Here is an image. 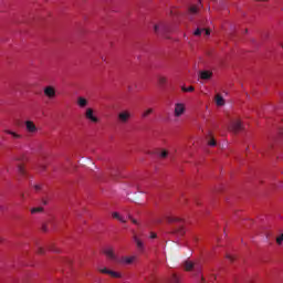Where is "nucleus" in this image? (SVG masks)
Listing matches in <instances>:
<instances>
[{
    "label": "nucleus",
    "instance_id": "obj_32",
    "mask_svg": "<svg viewBox=\"0 0 283 283\" xmlns=\"http://www.w3.org/2000/svg\"><path fill=\"white\" fill-rule=\"evenodd\" d=\"M46 169V166L45 165H40L39 166V171H45Z\"/></svg>",
    "mask_w": 283,
    "mask_h": 283
},
{
    "label": "nucleus",
    "instance_id": "obj_19",
    "mask_svg": "<svg viewBox=\"0 0 283 283\" xmlns=\"http://www.w3.org/2000/svg\"><path fill=\"white\" fill-rule=\"evenodd\" d=\"M112 217L115 218L116 220H119V222H127L125 218L120 217L118 212H113Z\"/></svg>",
    "mask_w": 283,
    "mask_h": 283
},
{
    "label": "nucleus",
    "instance_id": "obj_13",
    "mask_svg": "<svg viewBox=\"0 0 283 283\" xmlns=\"http://www.w3.org/2000/svg\"><path fill=\"white\" fill-rule=\"evenodd\" d=\"M202 8V2H199L196 6H191L188 9V14H190V17H195V14H198L199 10Z\"/></svg>",
    "mask_w": 283,
    "mask_h": 283
},
{
    "label": "nucleus",
    "instance_id": "obj_18",
    "mask_svg": "<svg viewBox=\"0 0 283 283\" xmlns=\"http://www.w3.org/2000/svg\"><path fill=\"white\" fill-rule=\"evenodd\" d=\"M87 99L85 97H78L77 98V105L78 107H87Z\"/></svg>",
    "mask_w": 283,
    "mask_h": 283
},
{
    "label": "nucleus",
    "instance_id": "obj_15",
    "mask_svg": "<svg viewBox=\"0 0 283 283\" xmlns=\"http://www.w3.org/2000/svg\"><path fill=\"white\" fill-rule=\"evenodd\" d=\"M138 251H145V243H143L136 235L133 238Z\"/></svg>",
    "mask_w": 283,
    "mask_h": 283
},
{
    "label": "nucleus",
    "instance_id": "obj_7",
    "mask_svg": "<svg viewBox=\"0 0 283 283\" xmlns=\"http://www.w3.org/2000/svg\"><path fill=\"white\" fill-rule=\"evenodd\" d=\"M186 109L187 108L185 107V104L176 103L175 104V117L180 118V116H182V114H185Z\"/></svg>",
    "mask_w": 283,
    "mask_h": 283
},
{
    "label": "nucleus",
    "instance_id": "obj_42",
    "mask_svg": "<svg viewBox=\"0 0 283 283\" xmlns=\"http://www.w3.org/2000/svg\"><path fill=\"white\" fill-rule=\"evenodd\" d=\"M259 1H268V0H259Z\"/></svg>",
    "mask_w": 283,
    "mask_h": 283
},
{
    "label": "nucleus",
    "instance_id": "obj_26",
    "mask_svg": "<svg viewBox=\"0 0 283 283\" xmlns=\"http://www.w3.org/2000/svg\"><path fill=\"white\" fill-rule=\"evenodd\" d=\"M196 88L193 86H189V87H181L182 92H193Z\"/></svg>",
    "mask_w": 283,
    "mask_h": 283
},
{
    "label": "nucleus",
    "instance_id": "obj_6",
    "mask_svg": "<svg viewBox=\"0 0 283 283\" xmlns=\"http://www.w3.org/2000/svg\"><path fill=\"white\" fill-rule=\"evenodd\" d=\"M104 254L106 255L107 259L112 260V262H115L118 264L119 256L114 253V248H106L104 250Z\"/></svg>",
    "mask_w": 283,
    "mask_h": 283
},
{
    "label": "nucleus",
    "instance_id": "obj_20",
    "mask_svg": "<svg viewBox=\"0 0 283 283\" xmlns=\"http://www.w3.org/2000/svg\"><path fill=\"white\" fill-rule=\"evenodd\" d=\"M6 134H9L10 136H12V138L19 139L21 138V135L12 132V130H6Z\"/></svg>",
    "mask_w": 283,
    "mask_h": 283
},
{
    "label": "nucleus",
    "instance_id": "obj_35",
    "mask_svg": "<svg viewBox=\"0 0 283 283\" xmlns=\"http://www.w3.org/2000/svg\"><path fill=\"white\" fill-rule=\"evenodd\" d=\"M150 238H151V240H156L157 234H156L155 232H151V233H150Z\"/></svg>",
    "mask_w": 283,
    "mask_h": 283
},
{
    "label": "nucleus",
    "instance_id": "obj_30",
    "mask_svg": "<svg viewBox=\"0 0 283 283\" xmlns=\"http://www.w3.org/2000/svg\"><path fill=\"white\" fill-rule=\"evenodd\" d=\"M227 260H229L230 262H234L235 261V256L231 255V254H227L226 255Z\"/></svg>",
    "mask_w": 283,
    "mask_h": 283
},
{
    "label": "nucleus",
    "instance_id": "obj_14",
    "mask_svg": "<svg viewBox=\"0 0 283 283\" xmlns=\"http://www.w3.org/2000/svg\"><path fill=\"white\" fill-rule=\"evenodd\" d=\"M211 76H213V72H211V71H200L199 72V78H201V81H209V80H211Z\"/></svg>",
    "mask_w": 283,
    "mask_h": 283
},
{
    "label": "nucleus",
    "instance_id": "obj_37",
    "mask_svg": "<svg viewBox=\"0 0 283 283\" xmlns=\"http://www.w3.org/2000/svg\"><path fill=\"white\" fill-rule=\"evenodd\" d=\"M42 231H48V226L44 224V226L42 227Z\"/></svg>",
    "mask_w": 283,
    "mask_h": 283
},
{
    "label": "nucleus",
    "instance_id": "obj_10",
    "mask_svg": "<svg viewBox=\"0 0 283 283\" xmlns=\"http://www.w3.org/2000/svg\"><path fill=\"white\" fill-rule=\"evenodd\" d=\"M24 125H25V129H27L28 134H36V132H39V128L32 120H27L24 123Z\"/></svg>",
    "mask_w": 283,
    "mask_h": 283
},
{
    "label": "nucleus",
    "instance_id": "obj_41",
    "mask_svg": "<svg viewBox=\"0 0 283 283\" xmlns=\"http://www.w3.org/2000/svg\"><path fill=\"white\" fill-rule=\"evenodd\" d=\"M196 205H200L198 201H196Z\"/></svg>",
    "mask_w": 283,
    "mask_h": 283
},
{
    "label": "nucleus",
    "instance_id": "obj_8",
    "mask_svg": "<svg viewBox=\"0 0 283 283\" xmlns=\"http://www.w3.org/2000/svg\"><path fill=\"white\" fill-rule=\"evenodd\" d=\"M99 273H104V274H106V275H111V277H115V279H117V280H119L120 277H123V274H120V272L107 270V268L99 269Z\"/></svg>",
    "mask_w": 283,
    "mask_h": 283
},
{
    "label": "nucleus",
    "instance_id": "obj_34",
    "mask_svg": "<svg viewBox=\"0 0 283 283\" xmlns=\"http://www.w3.org/2000/svg\"><path fill=\"white\" fill-rule=\"evenodd\" d=\"M203 32H205L206 36H209L211 34V31L209 29H205Z\"/></svg>",
    "mask_w": 283,
    "mask_h": 283
},
{
    "label": "nucleus",
    "instance_id": "obj_23",
    "mask_svg": "<svg viewBox=\"0 0 283 283\" xmlns=\"http://www.w3.org/2000/svg\"><path fill=\"white\" fill-rule=\"evenodd\" d=\"M158 83H159V85H166V84H167V77H165V76H159Z\"/></svg>",
    "mask_w": 283,
    "mask_h": 283
},
{
    "label": "nucleus",
    "instance_id": "obj_16",
    "mask_svg": "<svg viewBox=\"0 0 283 283\" xmlns=\"http://www.w3.org/2000/svg\"><path fill=\"white\" fill-rule=\"evenodd\" d=\"M164 283H180V277H178L176 274H172Z\"/></svg>",
    "mask_w": 283,
    "mask_h": 283
},
{
    "label": "nucleus",
    "instance_id": "obj_38",
    "mask_svg": "<svg viewBox=\"0 0 283 283\" xmlns=\"http://www.w3.org/2000/svg\"><path fill=\"white\" fill-rule=\"evenodd\" d=\"M102 61H107V59L105 56H102Z\"/></svg>",
    "mask_w": 283,
    "mask_h": 283
},
{
    "label": "nucleus",
    "instance_id": "obj_25",
    "mask_svg": "<svg viewBox=\"0 0 283 283\" xmlns=\"http://www.w3.org/2000/svg\"><path fill=\"white\" fill-rule=\"evenodd\" d=\"M159 158H167V156H169V153L167 150H161L159 154H158Z\"/></svg>",
    "mask_w": 283,
    "mask_h": 283
},
{
    "label": "nucleus",
    "instance_id": "obj_2",
    "mask_svg": "<svg viewBox=\"0 0 283 283\" xmlns=\"http://www.w3.org/2000/svg\"><path fill=\"white\" fill-rule=\"evenodd\" d=\"M168 222H179V224L174 228L172 233H175V235H185L186 231L185 226L182 224V219L178 217H169Z\"/></svg>",
    "mask_w": 283,
    "mask_h": 283
},
{
    "label": "nucleus",
    "instance_id": "obj_4",
    "mask_svg": "<svg viewBox=\"0 0 283 283\" xmlns=\"http://www.w3.org/2000/svg\"><path fill=\"white\" fill-rule=\"evenodd\" d=\"M84 116L90 123H99V118L94 114V108L88 107L85 109Z\"/></svg>",
    "mask_w": 283,
    "mask_h": 283
},
{
    "label": "nucleus",
    "instance_id": "obj_33",
    "mask_svg": "<svg viewBox=\"0 0 283 283\" xmlns=\"http://www.w3.org/2000/svg\"><path fill=\"white\" fill-rule=\"evenodd\" d=\"M33 187H34L35 191H41V189H42L41 185H34Z\"/></svg>",
    "mask_w": 283,
    "mask_h": 283
},
{
    "label": "nucleus",
    "instance_id": "obj_31",
    "mask_svg": "<svg viewBox=\"0 0 283 283\" xmlns=\"http://www.w3.org/2000/svg\"><path fill=\"white\" fill-rule=\"evenodd\" d=\"M38 253H39L40 255H43V253H45V250H44L43 248L39 247V248H38Z\"/></svg>",
    "mask_w": 283,
    "mask_h": 283
},
{
    "label": "nucleus",
    "instance_id": "obj_9",
    "mask_svg": "<svg viewBox=\"0 0 283 283\" xmlns=\"http://www.w3.org/2000/svg\"><path fill=\"white\" fill-rule=\"evenodd\" d=\"M44 96L50 99L56 98V88H54V86L44 87Z\"/></svg>",
    "mask_w": 283,
    "mask_h": 283
},
{
    "label": "nucleus",
    "instance_id": "obj_39",
    "mask_svg": "<svg viewBox=\"0 0 283 283\" xmlns=\"http://www.w3.org/2000/svg\"><path fill=\"white\" fill-rule=\"evenodd\" d=\"M43 205H48V201H46V200H43Z\"/></svg>",
    "mask_w": 283,
    "mask_h": 283
},
{
    "label": "nucleus",
    "instance_id": "obj_24",
    "mask_svg": "<svg viewBox=\"0 0 283 283\" xmlns=\"http://www.w3.org/2000/svg\"><path fill=\"white\" fill-rule=\"evenodd\" d=\"M202 32H205V29L197 28V30L193 32V35L201 36Z\"/></svg>",
    "mask_w": 283,
    "mask_h": 283
},
{
    "label": "nucleus",
    "instance_id": "obj_22",
    "mask_svg": "<svg viewBox=\"0 0 283 283\" xmlns=\"http://www.w3.org/2000/svg\"><path fill=\"white\" fill-rule=\"evenodd\" d=\"M18 172L20 174V176H25V168L23 167V165H19L18 166Z\"/></svg>",
    "mask_w": 283,
    "mask_h": 283
},
{
    "label": "nucleus",
    "instance_id": "obj_27",
    "mask_svg": "<svg viewBox=\"0 0 283 283\" xmlns=\"http://www.w3.org/2000/svg\"><path fill=\"white\" fill-rule=\"evenodd\" d=\"M42 211H43V208L41 207L31 209V213H41Z\"/></svg>",
    "mask_w": 283,
    "mask_h": 283
},
{
    "label": "nucleus",
    "instance_id": "obj_11",
    "mask_svg": "<svg viewBox=\"0 0 283 283\" xmlns=\"http://www.w3.org/2000/svg\"><path fill=\"white\" fill-rule=\"evenodd\" d=\"M167 30V24H165V22H159L158 24L154 25V31L156 34H165Z\"/></svg>",
    "mask_w": 283,
    "mask_h": 283
},
{
    "label": "nucleus",
    "instance_id": "obj_3",
    "mask_svg": "<svg viewBox=\"0 0 283 283\" xmlns=\"http://www.w3.org/2000/svg\"><path fill=\"white\" fill-rule=\"evenodd\" d=\"M132 120V112L124 109L117 113V123L118 125H127Z\"/></svg>",
    "mask_w": 283,
    "mask_h": 283
},
{
    "label": "nucleus",
    "instance_id": "obj_40",
    "mask_svg": "<svg viewBox=\"0 0 283 283\" xmlns=\"http://www.w3.org/2000/svg\"><path fill=\"white\" fill-rule=\"evenodd\" d=\"M1 242H3V239L0 238V244H1Z\"/></svg>",
    "mask_w": 283,
    "mask_h": 283
},
{
    "label": "nucleus",
    "instance_id": "obj_28",
    "mask_svg": "<svg viewBox=\"0 0 283 283\" xmlns=\"http://www.w3.org/2000/svg\"><path fill=\"white\" fill-rule=\"evenodd\" d=\"M208 145H210V147H216V139L211 137V139L208 142Z\"/></svg>",
    "mask_w": 283,
    "mask_h": 283
},
{
    "label": "nucleus",
    "instance_id": "obj_17",
    "mask_svg": "<svg viewBox=\"0 0 283 283\" xmlns=\"http://www.w3.org/2000/svg\"><path fill=\"white\" fill-rule=\"evenodd\" d=\"M216 104L219 107H222V105H224V97H222V95L220 94L216 95Z\"/></svg>",
    "mask_w": 283,
    "mask_h": 283
},
{
    "label": "nucleus",
    "instance_id": "obj_21",
    "mask_svg": "<svg viewBox=\"0 0 283 283\" xmlns=\"http://www.w3.org/2000/svg\"><path fill=\"white\" fill-rule=\"evenodd\" d=\"M150 114H154V108H148L143 113V118H147Z\"/></svg>",
    "mask_w": 283,
    "mask_h": 283
},
{
    "label": "nucleus",
    "instance_id": "obj_36",
    "mask_svg": "<svg viewBox=\"0 0 283 283\" xmlns=\"http://www.w3.org/2000/svg\"><path fill=\"white\" fill-rule=\"evenodd\" d=\"M129 219L132 220L133 224H138V221L136 219H133L132 217H129Z\"/></svg>",
    "mask_w": 283,
    "mask_h": 283
},
{
    "label": "nucleus",
    "instance_id": "obj_12",
    "mask_svg": "<svg viewBox=\"0 0 283 283\" xmlns=\"http://www.w3.org/2000/svg\"><path fill=\"white\" fill-rule=\"evenodd\" d=\"M230 127L234 134H238V132H242V122H240V119H234L231 122Z\"/></svg>",
    "mask_w": 283,
    "mask_h": 283
},
{
    "label": "nucleus",
    "instance_id": "obj_29",
    "mask_svg": "<svg viewBox=\"0 0 283 283\" xmlns=\"http://www.w3.org/2000/svg\"><path fill=\"white\" fill-rule=\"evenodd\" d=\"M283 242V233L276 238V244L281 245Z\"/></svg>",
    "mask_w": 283,
    "mask_h": 283
},
{
    "label": "nucleus",
    "instance_id": "obj_1",
    "mask_svg": "<svg viewBox=\"0 0 283 283\" xmlns=\"http://www.w3.org/2000/svg\"><path fill=\"white\" fill-rule=\"evenodd\" d=\"M184 269H185V271H193V273L198 277V280H201V282H205V276H202V265L200 263L185 261Z\"/></svg>",
    "mask_w": 283,
    "mask_h": 283
},
{
    "label": "nucleus",
    "instance_id": "obj_5",
    "mask_svg": "<svg viewBox=\"0 0 283 283\" xmlns=\"http://www.w3.org/2000/svg\"><path fill=\"white\" fill-rule=\"evenodd\" d=\"M134 262H136L135 255L119 256V259L117 260V264H120L122 266H129V265L134 264Z\"/></svg>",
    "mask_w": 283,
    "mask_h": 283
}]
</instances>
